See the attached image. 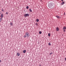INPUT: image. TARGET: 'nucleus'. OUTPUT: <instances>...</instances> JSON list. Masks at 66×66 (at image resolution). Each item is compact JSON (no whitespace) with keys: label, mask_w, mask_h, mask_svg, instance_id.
Segmentation results:
<instances>
[{"label":"nucleus","mask_w":66,"mask_h":66,"mask_svg":"<svg viewBox=\"0 0 66 66\" xmlns=\"http://www.w3.org/2000/svg\"><path fill=\"white\" fill-rule=\"evenodd\" d=\"M48 6L49 7H50V8L51 7H52V6H53V4H52V3H50L48 5Z\"/></svg>","instance_id":"1"},{"label":"nucleus","mask_w":66,"mask_h":66,"mask_svg":"<svg viewBox=\"0 0 66 66\" xmlns=\"http://www.w3.org/2000/svg\"><path fill=\"white\" fill-rule=\"evenodd\" d=\"M25 35L27 37H29V36H30V34L28 32H27L25 34Z\"/></svg>","instance_id":"2"},{"label":"nucleus","mask_w":66,"mask_h":66,"mask_svg":"<svg viewBox=\"0 0 66 66\" xmlns=\"http://www.w3.org/2000/svg\"><path fill=\"white\" fill-rule=\"evenodd\" d=\"M29 16V14H26L24 15V16L26 17H27V16Z\"/></svg>","instance_id":"3"},{"label":"nucleus","mask_w":66,"mask_h":66,"mask_svg":"<svg viewBox=\"0 0 66 66\" xmlns=\"http://www.w3.org/2000/svg\"><path fill=\"white\" fill-rule=\"evenodd\" d=\"M60 30V29H59V28L58 27H57L56 28V31H59V30Z\"/></svg>","instance_id":"4"},{"label":"nucleus","mask_w":66,"mask_h":66,"mask_svg":"<svg viewBox=\"0 0 66 66\" xmlns=\"http://www.w3.org/2000/svg\"><path fill=\"white\" fill-rule=\"evenodd\" d=\"M56 17H57V18H58V19H59V18H60V16L56 15Z\"/></svg>","instance_id":"5"},{"label":"nucleus","mask_w":66,"mask_h":66,"mask_svg":"<svg viewBox=\"0 0 66 66\" xmlns=\"http://www.w3.org/2000/svg\"><path fill=\"white\" fill-rule=\"evenodd\" d=\"M1 18H3V14H1Z\"/></svg>","instance_id":"6"},{"label":"nucleus","mask_w":66,"mask_h":66,"mask_svg":"<svg viewBox=\"0 0 66 66\" xmlns=\"http://www.w3.org/2000/svg\"><path fill=\"white\" fill-rule=\"evenodd\" d=\"M17 55L18 56H19V55H20V53H17Z\"/></svg>","instance_id":"7"},{"label":"nucleus","mask_w":66,"mask_h":66,"mask_svg":"<svg viewBox=\"0 0 66 66\" xmlns=\"http://www.w3.org/2000/svg\"><path fill=\"white\" fill-rule=\"evenodd\" d=\"M66 27H64L63 28V30H66Z\"/></svg>","instance_id":"8"},{"label":"nucleus","mask_w":66,"mask_h":66,"mask_svg":"<svg viewBox=\"0 0 66 66\" xmlns=\"http://www.w3.org/2000/svg\"><path fill=\"white\" fill-rule=\"evenodd\" d=\"M26 50H23V53H26Z\"/></svg>","instance_id":"9"},{"label":"nucleus","mask_w":66,"mask_h":66,"mask_svg":"<svg viewBox=\"0 0 66 66\" xmlns=\"http://www.w3.org/2000/svg\"><path fill=\"white\" fill-rule=\"evenodd\" d=\"M64 2H63L61 3V5H63V4H64Z\"/></svg>","instance_id":"10"},{"label":"nucleus","mask_w":66,"mask_h":66,"mask_svg":"<svg viewBox=\"0 0 66 66\" xmlns=\"http://www.w3.org/2000/svg\"><path fill=\"white\" fill-rule=\"evenodd\" d=\"M48 45H49V46H51V42H49L48 43Z\"/></svg>","instance_id":"11"},{"label":"nucleus","mask_w":66,"mask_h":66,"mask_svg":"<svg viewBox=\"0 0 66 66\" xmlns=\"http://www.w3.org/2000/svg\"><path fill=\"white\" fill-rule=\"evenodd\" d=\"M10 25H11V26H13V23L12 22H11Z\"/></svg>","instance_id":"12"},{"label":"nucleus","mask_w":66,"mask_h":66,"mask_svg":"<svg viewBox=\"0 0 66 66\" xmlns=\"http://www.w3.org/2000/svg\"><path fill=\"white\" fill-rule=\"evenodd\" d=\"M39 21V19H36V21L37 22H38Z\"/></svg>","instance_id":"13"},{"label":"nucleus","mask_w":66,"mask_h":66,"mask_svg":"<svg viewBox=\"0 0 66 66\" xmlns=\"http://www.w3.org/2000/svg\"><path fill=\"white\" fill-rule=\"evenodd\" d=\"M29 10L30 12H32V10H31V9H29Z\"/></svg>","instance_id":"14"},{"label":"nucleus","mask_w":66,"mask_h":66,"mask_svg":"<svg viewBox=\"0 0 66 66\" xmlns=\"http://www.w3.org/2000/svg\"><path fill=\"white\" fill-rule=\"evenodd\" d=\"M29 6H27V7H26V9H29Z\"/></svg>","instance_id":"15"},{"label":"nucleus","mask_w":66,"mask_h":66,"mask_svg":"<svg viewBox=\"0 0 66 66\" xmlns=\"http://www.w3.org/2000/svg\"><path fill=\"white\" fill-rule=\"evenodd\" d=\"M39 33L40 34H42V32H41V31H40L39 32Z\"/></svg>","instance_id":"16"},{"label":"nucleus","mask_w":66,"mask_h":66,"mask_svg":"<svg viewBox=\"0 0 66 66\" xmlns=\"http://www.w3.org/2000/svg\"><path fill=\"white\" fill-rule=\"evenodd\" d=\"M2 12H4V10H3V9H2Z\"/></svg>","instance_id":"17"},{"label":"nucleus","mask_w":66,"mask_h":66,"mask_svg":"<svg viewBox=\"0 0 66 66\" xmlns=\"http://www.w3.org/2000/svg\"><path fill=\"white\" fill-rule=\"evenodd\" d=\"M48 36H50V33H48Z\"/></svg>","instance_id":"18"},{"label":"nucleus","mask_w":66,"mask_h":66,"mask_svg":"<svg viewBox=\"0 0 66 66\" xmlns=\"http://www.w3.org/2000/svg\"><path fill=\"white\" fill-rule=\"evenodd\" d=\"M24 38H26V36H25V35L24 36Z\"/></svg>","instance_id":"19"},{"label":"nucleus","mask_w":66,"mask_h":66,"mask_svg":"<svg viewBox=\"0 0 66 66\" xmlns=\"http://www.w3.org/2000/svg\"><path fill=\"white\" fill-rule=\"evenodd\" d=\"M53 54V53H50V55H51V54Z\"/></svg>","instance_id":"20"},{"label":"nucleus","mask_w":66,"mask_h":66,"mask_svg":"<svg viewBox=\"0 0 66 66\" xmlns=\"http://www.w3.org/2000/svg\"><path fill=\"white\" fill-rule=\"evenodd\" d=\"M36 26H37V25H38L37 23H36Z\"/></svg>","instance_id":"21"},{"label":"nucleus","mask_w":66,"mask_h":66,"mask_svg":"<svg viewBox=\"0 0 66 66\" xmlns=\"http://www.w3.org/2000/svg\"><path fill=\"white\" fill-rule=\"evenodd\" d=\"M0 19L1 20H2V18H1V19Z\"/></svg>","instance_id":"22"},{"label":"nucleus","mask_w":66,"mask_h":66,"mask_svg":"<svg viewBox=\"0 0 66 66\" xmlns=\"http://www.w3.org/2000/svg\"><path fill=\"white\" fill-rule=\"evenodd\" d=\"M65 60L66 61V57L65 58Z\"/></svg>","instance_id":"23"},{"label":"nucleus","mask_w":66,"mask_h":66,"mask_svg":"<svg viewBox=\"0 0 66 66\" xmlns=\"http://www.w3.org/2000/svg\"><path fill=\"white\" fill-rule=\"evenodd\" d=\"M64 30L63 31V32H65V30Z\"/></svg>","instance_id":"24"},{"label":"nucleus","mask_w":66,"mask_h":66,"mask_svg":"<svg viewBox=\"0 0 66 66\" xmlns=\"http://www.w3.org/2000/svg\"><path fill=\"white\" fill-rule=\"evenodd\" d=\"M6 14H8V13H7V12L6 13Z\"/></svg>","instance_id":"25"},{"label":"nucleus","mask_w":66,"mask_h":66,"mask_svg":"<svg viewBox=\"0 0 66 66\" xmlns=\"http://www.w3.org/2000/svg\"><path fill=\"white\" fill-rule=\"evenodd\" d=\"M1 19H0V22H1Z\"/></svg>","instance_id":"26"},{"label":"nucleus","mask_w":66,"mask_h":66,"mask_svg":"<svg viewBox=\"0 0 66 66\" xmlns=\"http://www.w3.org/2000/svg\"><path fill=\"white\" fill-rule=\"evenodd\" d=\"M61 0V1L62 2H63V0Z\"/></svg>","instance_id":"27"},{"label":"nucleus","mask_w":66,"mask_h":66,"mask_svg":"<svg viewBox=\"0 0 66 66\" xmlns=\"http://www.w3.org/2000/svg\"><path fill=\"white\" fill-rule=\"evenodd\" d=\"M0 62H1V60H0Z\"/></svg>","instance_id":"28"},{"label":"nucleus","mask_w":66,"mask_h":66,"mask_svg":"<svg viewBox=\"0 0 66 66\" xmlns=\"http://www.w3.org/2000/svg\"><path fill=\"white\" fill-rule=\"evenodd\" d=\"M64 15H65V13H64Z\"/></svg>","instance_id":"29"},{"label":"nucleus","mask_w":66,"mask_h":66,"mask_svg":"<svg viewBox=\"0 0 66 66\" xmlns=\"http://www.w3.org/2000/svg\"><path fill=\"white\" fill-rule=\"evenodd\" d=\"M39 66H42V65H40Z\"/></svg>","instance_id":"30"}]
</instances>
